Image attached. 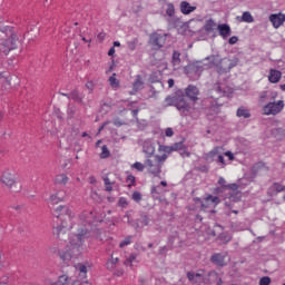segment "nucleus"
I'll use <instances>...</instances> for the list:
<instances>
[{"mask_svg":"<svg viewBox=\"0 0 285 285\" xmlns=\"http://www.w3.org/2000/svg\"><path fill=\"white\" fill-rule=\"evenodd\" d=\"M239 65V58H222L219 53L206 57L203 60H197L193 63L195 70H209V68H215L218 75H226L230 72L233 68Z\"/></svg>","mask_w":285,"mask_h":285,"instance_id":"f257e3e1","label":"nucleus"},{"mask_svg":"<svg viewBox=\"0 0 285 285\" xmlns=\"http://www.w3.org/2000/svg\"><path fill=\"white\" fill-rule=\"evenodd\" d=\"M90 237V230L88 227H81L77 234L70 239V245L66 250L60 253V258L65 264H68L72 257H79L81 250H83V242Z\"/></svg>","mask_w":285,"mask_h":285,"instance_id":"f03ea898","label":"nucleus"},{"mask_svg":"<svg viewBox=\"0 0 285 285\" xmlns=\"http://www.w3.org/2000/svg\"><path fill=\"white\" fill-rule=\"evenodd\" d=\"M53 215L61 222L60 226L55 227L53 233L59 239H65L61 235H66L72 228V225H70V222H72V212L68 206L60 205L55 209Z\"/></svg>","mask_w":285,"mask_h":285,"instance_id":"7ed1b4c3","label":"nucleus"},{"mask_svg":"<svg viewBox=\"0 0 285 285\" xmlns=\"http://www.w3.org/2000/svg\"><path fill=\"white\" fill-rule=\"evenodd\" d=\"M284 100L278 101H269L265 106L262 107V115L269 117L271 115L275 117V115H279L282 110H284Z\"/></svg>","mask_w":285,"mask_h":285,"instance_id":"20e7f679","label":"nucleus"},{"mask_svg":"<svg viewBox=\"0 0 285 285\" xmlns=\"http://www.w3.org/2000/svg\"><path fill=\"white\" fill-rule=\"evenodd\" d=\"M166 33L161 35L157 32L149 36V43L154 48V50H161V48L166 46Z\"/></svg>","mask_w":285,"mask_h":285,"instance_id":"39448f33","label":"nucleus"},{"mask_svg":"<svg viewBox=\"0 0 285 285\" xmlns=\"http://www.w3.org/2000/svg\"><path fill=\"white\" fill-rule=\"evenodd\" d=\"M175 107L177 108V110H179L181 115H188L190 110H193V107L186 100V96H176Z\"/></svg>","mask_w":285,"mask_h":285,"instance_id":"423d86ee","label":"nucleus"},{"mask_svg":"<svg viewBox=\"0 0 285 285\" xmlns=\"http://www.w3.org/2000/svg\"><path fill=\"white\" fill-rule=\"evenodd\" d=\"M145 168H147L148 173H150V175H154V177H159V175L161 174V164H158L155 158H148L145 161Z\"/></svg>","mask_w":285,"mask_h":285,"instance_id":"0eeeda50","label":"nucleus"},{"mask_svg":"<svg viewBox=\"0 0 285 285\" xmlns=\"http://www.w3.org/2000/svg\"><path fill=\"white\" fill-rule=\"evenodd\" d=\"M17 35H11V37L7 40H3L0 43V50L1 52H4V55H8L10 50H14L17 48Z\"/></svg>","mask_w":285,"mask_h":285,"instance_id":"6e6552de","label":"nucleus"},{"mask_svg":"<svg viewBox=\"0 0 285 285\" xmlns=\"http://www.w3.org/2000/svg\"><path fill=\"white\" fill-rule=\"evenodd\" d=\"M229 91L226 90L224 85L216 83L214 88L209 91V97L212 99H219V97H228Z\"/></svg>","mask_w":285,"mask_h":285,"instance_id":"1a4fd4ad","label":"nucleus"},{"mask_svg":"<svg viewBox=\"0 0 285 285\" xmlns=\"http://www.w3.org/2000/svg\"><path fill=\"white\" fill-rule=\"evenodd\" d=\"M1 183L8 188H12L13 184H17V176L10 169H7L1 176Z\"/></svg>","mask_w":285,"mask_h":285,"instance_id":"9d476101","label":"nucleus"},{"mask_svg":"<svg viewBox=\"0 0 285 285\" xmlns=\"http://www.w3.org/2000/svg\"><path fill=\"white\" fill-rule=\"evenodd\" d=\"M269 21L273 26V28H275L277 30V28H281V26H284L285 22V13H272L269 16Z\"/></svg>","mask_w":285,"mask_h":285,"instance_id":"9b49d317","label":"nucleus"},{"mask_svg":"<svg viewBox=\"0 0 285 285\" xmlns=\"http://www.w3.org/2000/svg\"><path fill=\"white\" fill-rule=\"evenodd\" d=\"M185 95L186 97L191 99V101H197L199 99V88H197V86L195 85H189L185 89Z\"/></svg>","mask_w":285,"mask_h":285,"instance_id":"f8f14e48","label":"nucleus"},{"mask_svg":"<svg viewBox=\"0 0 285 285\" xmlns=\"http://www.w3.org/2000/svg\"><path fill=\"white\" fill-rule=\"evenodd\" d=\"M210 262L216 266L224 267L226 266V254H222V253L214 254L210 257Z\"/></svg>","mask_w":285,"mask_h":285,"instance_id":"ddd939ff","label":"nucleus"},{"mask_svg":"<svg viewBox=\"0 0 285 285\" xmlns=\"http://www.w3.org/2000/svg\"><path fill=\"white\" fill-rule=\"evenodd\" d=\"M275 101L277 99V92L276 91H262L259 94V101L261 104H264L265 101Z\"/></svg>","mask_w":285,"mask_h":285,"instance_id":"4468645a","label":"nucleus"},{"mask_svg":"<svg viewBox=\"0 0 285 285\" xmlns=\"http://www.w3.org/2000/svg\"><path fill=\"white\" fill-rule=\"evenodd\" d=\"M75 268L78 274V278L87 281L86 277H88V266L78 263L75 265Z\"/></svg>","mask_w":285,"mask_h":285,"instance_id":"2eb2a0df","label":"nucleus"},{"mask_svg":"<svg viewBox=\"0 0 285 285\" xmlns=\"http://www.w3.org/2000/svg\"><path fill=\"white\" fill-rule=\"evenodd\" d=\"M217 30L219 32V36L223 37V39H228V37H230V33H232L230 26L218 24Z\"/></svg>","mask_w":285,"mask_h":285,"instance_id":"dca6fc26","label":"nucleus"},{"mask_svg":"<svg viewBox=\"0 0 285 285\" xmlns=\"http://www.w3.org/2000/svg\"><path fill=\"white\" fill-rule=\"evenodd\" d=\"M279 79H282V71L271 69L268 75V81H271V83H279Z\"/></svg>","mask_w":285,"mask_h":285,"instance_id":"f3484780","label":"nucleus"},{"mask_svg":"<svg viewBox=\"0 0 285 285\" xmlns=\"http://www.w3.org/2000/svg\"><path fill=\"white\" fill-rule=\"evenodd\" d=\"M195 10H197V7L190 6L189 2L187 1L180 2V12L183 14H190V12H195Z\"/></svg>","mask_w":285,"mask_h":285,"instance_id":"a211bd4d","label":"nucleus"},{"mask_svg":"<svg viewBox=\"0 0 285 285\" xmlns=\"http://www.w3.org/2000/svg\"><path fill=\"white\" fill-rule=\"evenodd\" d=\"M187 279H189L191 284H199V282L204 279V276L199 273L188 272Z\"/></svg>","mask_w":285,"mask_h":285,"instance_id":"6ab92c4d","label":"nucleus"},{"mask_svg":"<svg viewBox=\"0 0 285 285\" xmlns=\"http://www.w3.org/2000/svg\"><path fill=\"white\" fill-rule=\"evenodd\" d=\"M65 197L63 191H57L50 196L49 202L55 206L59 204V202H63Z\"/></svg>","mask_w":285,"mask_h":285,"instance_id":"aec40b11","label":"nucleus"},{"mask_svg":"<svg viewBox=\"0 0 285 285\" xmlns=\"http://www.w3.org/2000/svg\"><path fill=\"white\" fill-rule=\"evenodd\" d=\"M216 28H217V22H215V20L213 19L206 20L203 27L205 32H207L208 35H210V32H213Z\"/></svg>","mask_w":285,"mask_h":285,"instance_id":"412c9836","label":"nucleus"},{"mask_svg":"<svg viewBox=\"0 0 285 285\" xmlns=\"http://www.w3.org/2000/svg\"><path fill=\"white\" fill-rule=\"evenodd\" d=\"M70 178H68V176L66 174H59L56 176L55 178V184L59 185V186H66V184H68Z\"/></svg>","mask_w":285,"mask_h":285,"instance_id":"4be33fe9","label":"nucleus"},{"mask_svg":"<svg viewBox=\"0 0 285 285\" xmlns=\"http://www.w3.org/2000/svg\"><path fill=\"white\" fill-rule=\"evenodd\" d=\"M70 97L73 101H76L77 104H81L83 106V96H81V94H79V90L75 89L71 91Z\"/></svg>","mask_w":285,"mask_h":285,"instance_id":"5701e85b","label":"nucleus"},{"mask_svg":"<svg viewBox=\"0 0 285 285\" xmlns=\"http://www.w3.org/2000/svg\"><path fill=\"white\" fill-rule=\"evenodd\" d=\"M237 117H243L244 119H249L250 111L245 107H239L236 111Z\"/></svg>","mask_w":285,"mask_h":285,"instance_id":"b1692460","label":"nucleus"},{"mask_svg":"<svg viewBox=\"0 0 285 285\" xmlns=\"http://www.w3.org/2000/svg\"><path fill=\"white\" fill-rule=\"evenodd\" d=\"M144 88V80L141 79V76H137L136 80L134 81V91L139 92Z\"/></svg>","mask_w":285,"mask_h":285,"instance_id":"393cba45","label":"nucleus"},{"mask_svg":"<svg viewBox=\"0 0 285 285\" xmlns=\"http://www.w3.org/2000/svg\"><path fill=\"white\" fill-rule=\"evenodd\" d=\"M240 21H244L245 23H253V21H255V19L253 18V14H250L249 11H245V12H243Z\"/></svg>","mask_w":285,"mask_h":285,"instance_id":"a878e982","label":"nucleus"},{"mask_svg":"<svg viewBox=\"0 0 285 285\" xmlns=\"http://www.w3.org/2000/svg\"><path fill=\"white\" fill-rule=\"evenodd\" d=\"M119 264V258H114L111 255V258L107 262V268L108 271H115V267Z\"/></svg>","mask_w":285,"mask_h":285,"instance_id":"bb28decb","label":"nucleus"},{"mask_svg":"<svg viewBox=\"0 0 285 285\" xmlns=\"http://www.w3.org/2000/svg\"><path fill=\"white\" fill-rule=\"evenodd\" d=\"M52 285H70V278L67 275L59 276L58 282Z\"/></svg>","mask_w":285,"mask_h":285,"instance_id":"cd10ccee","label":"nucleus"},{"mask_svg":"<svg viewBox=\"0 0 285 285\" xmlns=\"http://www.w3.org/2000/svg\"><path fill=\"white\" fill-rule=\"evenodd\" d=\"M109 83H110L111 88L119 87V80L117 79V73H112V76L109 77Z\"/></svg>","mask_w":285,"mask_h":285,"instance_id":"c85d7f7f","label":"nucleus"},{"mask_svg":"<svg viewBox=\"0 0 285 285\" xmlns=\"http://www.w3.org/2000/svg\"><path fill=\"white\" fill-rule=\"evenodd\" d=\"M205 204L208 206V204H214V206H217L219 204V197L217 196H208L205 200Z\"/></svg>","mask_w":285,"mask_h":285,"instance_id":"c756f323","label":"nucleus"},{"mask_svg":"<svg viewBox=\"0 0 285 285\" xmlns=\"http://www.w3.org/2000/svg\"><path fill=\"white\" fill-rule=\"evenodd\" d=\"M179 57H181V53H179L178 51H174L173 66H179V63H181V59Z\"/></svg>","mask_w":285,"mask_h":285,"instance_id":"7c9ffc66","label":"nucleus"},{"mask_svg":"<svg viewBox=\"0 0 285 285\" xmlns=\"http://www.w3.org/2000/svg\"><path fill=\"white\" fill-rule=\"evenodd\" d=\"M101 153H100V159H108L110 157V150H108V146H102L101 147Z\"/></svg>","mask_w":285,"mask_h":285,"instance_id":"2f4dec72","label":"nucleus"},{"mask_svg":"<svg viewBox=\"0 0 285 285\" xmlns=\"http://www.w3.org/2000/svg\"><path fill=\"white\" fill-rule=\"evenodd\" d=\"M137 262V254H131L126 261L125 266H132Z\"/></svg>","mask_w":285,"mask_h":285,"instance_id":"473e14b6","label":"nucleus"},{"mask_svg":"<svg viewBox=\"0 0 285 285\" xmlns=\"http://www.w3.org/2000/svg\"><path fill=\"white\" fill-rule=\"evenodd\" d=\"M144 153H146V155H149V157L150 156H153V155H155V146H153V145H145L144 146Z\"/></svg>","mask_w":285,"mask_h":285,"instance_id":"72a5a7b5","label":"nucleus"},{"mask_svg":"<svg viewBox=\"0 0 285 285\" xmlns=\"http://www.w3.org/2000/svg\"><path fill=\"white\" fill-rule=\"evenodd\" d=\"M166 14L168 17H175V6L173 3L167 4Z\"/></svg>","mask_w":285,"mask_h":285,"instance_id":"f704fd0d","label":"nucleus"},{"mask_svg":"<svg viewBox=\"0 0 285 285\" xmlns=\"http://www.w3.org/2000/svg\"><path fill=\"white\" fill-rule=\"evenodd\" d=\"M137 43H138L137 39H134L127 42V47L131 52H134V50L137 49Z\"/></svg>","mask_w":285,"mask_h":285,"instance_id":"c9c22d12","label":"nucleus"},{"mask_svg":"<svg viewBox=\"0 0 285 285\" xmlns=\"http://www.w3.org/2000/svg\"><path fill=\"white\" fill-rule=\"evenodd\" d=\"M132 168L138 170V173H144V169L146 168V164H141V163L137 161L132 165Z\"/></svg>","mask_w":285,"mask_h":285,"instance_id":"e433bc0d","label":"nucleus"},{"mask_svg":"<svg viewBox=\"0 0 285 285\" xmlns=\"http://www.w3.org/2000/svg\"><path fill=\"white\" fill-rule=\"evenodd\" d=\"M185 146L184 142H176L170 146V150L177 151V150H184Z\"/></svg>","mask_w":285,"mask_h":285,"instance_id":"4c0bfd02","label":"nucleus"},{"mask_svg":"<svg viewBox=\"0 0 285 285\" xmlns=\"http://www.w3.org/2000/svg\"><path fill=\"white\" fill-rule=\"evenodd\" d=\"M219 239H222V242H224V244H228V242H230V239H233V237H230V235L227 233H223L219 235Z\"/></svg>","mask_w":285,"mask_h":285,"instance_id":"58836bf2","label":"nucleus"},{"mask_svg":"<svg viewBox=\"0 0 285 285\" xmlns=\"http://www.w3.org/2000/svg\"><path fill=\"white\" fill-rule=\"evenodd\" d=\"M131 242H132V236L126 237V238L119 244V248H124L125 246H129V244H131Z\"/></svg>","mask_w":285,"mask_h":285,"instance_id":"ea45409f","label":"nucleus"},{"mask_svg":"<svg viewBox=\"0 0 285 285\" xmlns=\"http://www.w3.org/2000/svg\"><path fill=\"white\" fill-rule=\"evenodd\" d=\"M154 159L160 164V166L164 164V161H166V159H168V155L164 154L161 156H155Z\"/></svg>","mask_w":285,"mask_h":285,"instance_id":"a19ab883","label":"nucleus"},{"mask_svg":"<svg viewBox=\"0 0 285 285\" xmlns=\"http://www.w3.org/2000/svg\"><path fill=\"white\" fill-rule=\"evenodd\" d=\"M273 189L276 190V193H284L285 191V186H282V185L275 183L273 185Z\"/></svg>","mask_w":285,"mask_h":285,"instance_id":"79ce46f5","label":"nucleus"},{"mask_svg":"<svg viewBox=\"0 0 285 285\" xmlns=\"http://www.w3.org/2000/svg\"><path fill=\"white\" fill-rule=\"evenodd\" d=\"M259 285H271V277L264 276L259 279Z\"/></svg>","mask_w":285,"mask_h":285,"instance_id":"37998d69","label":"nucleus"},{"mask_svg":"<svg viewBox=\"0 0 285 285\" xmlns=\"http://www.w3.org/2000/svg\"><path fill=\"white\" fill-rule=\"evenodd\" d=\"M131 199H134V202L139 203L141 200V193L139 191H134Z\"/></svg>","mask_w":285,"mask_h":285,"instance_id":"c03bdc74","label":"nucleus"},{"mask_svg":"<svg viewBox=\"0 0 285 285\" xmlns=\"http://www.w3.org/2000/svg\"><path fill=\"white\" fill-rule=\"evenodd\" d=\"M209 155L212 157H215V155H222V147H215L210 153Z\"/></svg>","mask_w":285,"mask_h":285,"instance_id":"a18cd8bd","label":"nucleus"},{"mask_svg":"<svg viewBox=\"0 0 285 285\" xmlns=\"http://www.w3.org/2000/svg\"><path fill=\"white\" fill-rule=\"evenodd\" d=\"M165 104L166 106H175V97H167Z\"/></svg>","mask_w":285,"mask_h":285,"instance_id":"49530a36","label":"nucleus"},{"mask_svg":"<svg viewBox=\"0 0 285 285\" xmlns=\"http://www.w3.org/2000/svg\"><path fill=\"white\" fill-rule=\"evenodd\" d=\"M142 226H148L150 224V218L148 216H141Z\"/></svg>","mask_w":285,"mask_h":285,"instance_id":"de8ad7c7","label":"nucleus"},{"mask_svg":"<svg viewBox=\"0 0 285 285\" xmlns=\"http://www.w3.org/2000/svg\"><path fill=\"white\" fill-rule=\"evenodd\" d=\"M239 41V38H237V36H233L232 38H229L228 43L230 46H235V43H237Z\"/></svg>","mask_w":285,"mask_h":285,"instance_id":"09e8293b","label":"nucleus"},{"mask_svg":"<svg viewBox=\"0 0 285 285\" xmlns=\"http://www.w3.org/2000/svg\"><path fill=\"white\" fill-rule=\"evenodd\" d=\"M72 285H90V283H88V281H85V279H77L72 283Z\"/></svg>","mask_w":285,"mask_h":285,"instance_id":"8fccbe9b","label":"nucleus"},{"mask_svg":"<svg viewBox=\"0 0 285 285\" xmlns=\"http://www.w3.org/2000/svg\"><path fill=\"white\" fill-rule=\"evenodd\" d=\"M85 86L88 90H90V92H92V90H95V82H92V81H88Z\"/></svg>","mask_w":285,"mask_h":285,"instance_id":"3c124183","label":"nucleus"},{"mask_svg":"<svg viewBox=\"0 0 285 285\" xmlns=\"http://www.w3.org/2000/svg\"><path fill=\"white\" fill-rule=\"evenodd\" d=\"M180 156H181L183 158H185V157H190V153L187 151L186 147H184L183 150H180Z\"/></svg>","mask_w":285,"mask_h":285,"instance_id":"603ef678","label":"nucleus"},{"mask_svg":"<svg viewBox=\"0 0 285 285\" xmlns=\"http://www.w3.org/2000/svg\"><path fill=\"white\" fill-rule=\"evenodd\" d=\"M225 157H228L229 161H235V155L232 151H226Z\"/></svg>","mask_w":285,"mask_h":285,"instance_id":"864d4df0","label":"nucleus"},{"mask_svg":"<svg viewBox=\"0 0 285 285\" xmlns=\"http://www.w3.org/2000/svg\"><path fill=\"white\" fill-rule=\"evenodd\" d=\"M119 206H121L122 208H126V206H128V200H126V198H120Z\"/></svg>","mask_w":285,"mask_h":285,"instance_id":"5fc2aeb1","label":"nucleus"},{"mask_svg":"<svg viewBox=\"0 0 285 285\" xmlns=\"http://www.w3.org/2000/svg\"><path fill=\"white\" fill-rule=\"evenodd\" d=\"M127 181L129 183V187L130 186H132V184H135V176H132V175H129L128 177H127Z\"/></svg>","mask_w":285,"mask_h":285,"instance_id":"6e6d98bb","label":"nucleus"},{"mask_svg":"<svg viewBox=\"0 0 285 285\" xmlns=\"http://www.w3.org/2000/svg\"><path fill=\"white\" fill-rule=\"evenodd\" d=\"M166 137H173L174 132H173V128H167L165 131Z\"/></svg>","mask_w":285,"mask_h":285,"instance_id":"4d7b16f0","label":"nucleus"},{"mask_svg":"<svg viewBox=\"0 0 285 285\" xmlns=\"http://www.w3.org/2000/svg\"><path fill=\"white\" fill-rule=\"evenodd\" d=\"M104 181H105V186H112V181H110V178L105 177Z\"/></svg>","mask_w":285,"mask_h":285,"instance_id":"13d9d810","label":"nucleus"},{"mask_svg":"<svg viewBox=\"0 0 285 285\" xmlns=\"http://www.w3.org/2000/svg\"><path fill=\"white\" fill-rule=\"evenodd\" d=\"M168 249L166 248V246H163L159 248V255H165V253H167Z\"/></svg>","mask_w":285,"mask_h":285,"instance_id":"bf43d9fd","label":"nucleus"},{"mask_svg":"<svg viewBox=\"0 0 285 285\" xmlns=\"http://www.w3.org/2000/svg\"><path fill=\"white\" fill-rule=\"evenodd\" d=\"M167 83H168V88H173V86H175V80L170 78L168 79Z\"/></svg>","mask_w":285,"mask_h":285,"instance_id":"052dcab7","label":"nucleus"},{"mask_svg":"<svg viewBox=\"0 0 285 285\" xmlns=\"http://www.w3.org/2000/svg\"><path fill=\"white\" fill-rule=\"evenodd\" d=\"M218 184H219L220 186H226V179H224V177H220V178L218 179Z\"/></svg>","mask_w":285,"mask_h":285,"instance_id":"680f3d73","label":"nucleus"},{"mask_svg":"<svg viewBox=\"0 0 285 285\" xmlns=\"http://www.w3.org/2000/svg\"><path fill=\"white\" fill-rule=\"evenodd\" d=\"M218 161L223 164V166L226 164V160H224V156L218 155Z\"/></svg>","mask_w":285,"mask_h":285,"instance_id":"e2e57ef3","label":"nucleus"},{"mask_svg":"<svg viewBox=\"0 0 285 285\" xmlns=\"http://www.w3.org/2000/svg\"><path fill=\"white\" fill-rule=\"evenodd\" d=\"M98 39H100V41H104V39H106V33L104 32L98 33Z\"/></svg>","mask_w":285,"mask_h":285,"instance_id":"0e129e2a","label":"nucleus"},{"mask_svg":"<svg viewBox=\"0 0 285 285\" xmlns=\"http://www.w3.org/2000/svg\"><path fill=\"white\" fill-rule=\"evenodd\" d=\"M112 55H115V47H111L108 51L109 57H112Z\"/></svg>","mask_w":285,"mask_h":285,"instance_id":"69168bd1","label":"nucleus"},{"mask_svg":"<svg viewBox=\"0 0 285 285\" xmlns=\"http://www.w3.org/2000/svg\"><path fill=\"white\" fill-rule=\"evenodd\" d=\"M227 188H230L232 190H237V184L228 185Z\"/></svg>","mask_w":285,"mask_h":285,"instance_id":"338daca9","label":"nucleus"},{"mask_svg":"<svg viewBox=\"0 0 285 285\" xmlns=\"http://www.w3.org/2000/svg\"><path fill=\"white\" fill-rule=\"evenodd\" d=\"M107 193H112V185H106Z\"/></svg>","mask_w":285,"mask_h":285,"instance_id":"774afa93","label":"nucleus"}]
</instances>
